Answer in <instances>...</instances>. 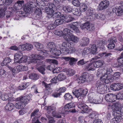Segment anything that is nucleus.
<instances>
[{"label":"nucleus","instance_id":"nucleus-1","mask_svg":"<svg viewBox=\"0 0 123 123\" xmlns=\"http://www.w3.org/2000/svg\"><path fill=\"white\" fill-rule=\"evenodd\" d=\"M112 71L111 68L108 67L107 70H105L104 68H100L98 70L97 73V77L100 78V80L105 83L108 84L113 81V78L108 76L107 74H110Z\"/></svg>","mask_w":123,"mask_h":123},{"label":"nucleus","instance_id":"nucleus-2","mask_svg":"<svg viewBox=\"0 0 123 123\" xmlns=\"http://www.w3.org/2000/svg\"><path fill=\"white\" fill-rule=\"evenodd\" d=\"M29 58L30 60V61L31 63H37L36 68L38 71L42 74L43 75L45 74V67L44 66H42L39 68L37 66L38 65V64L40 62V60L43 58V56L40 54H32L29 56Z\"/></svg>","mask_w":123,"mask_h":123},{"label":"nucleus","instance_id":"nucleus-3","mask_svg":"<svg viewBox=\"0 0 123 123\" xmlns=\"http://www.w3.org/2000/svg\"><path fill=\"white\" fill-rule=\"evenodd\" d=\"M31 96L30 95L18 98H17L16 100L18 102L16 104L15 107L18 109L23 108L25 106L26 104L28 103L30 100H31Z\"/></svg>","mask_w":123,"mask_h":123},{"label":"nucleus","instance_id":"nucleus-4","mask_svg":"<svg viewBox=\"0 0 123 123\" xmlns=\"http://www.w3.org/2000/svg\"><path fill=\"white\" fill-rule=\"evenodd\" d=\"M73 32L69 29H65L62 32V36L64 39L68 41H71L77 43L79 40V39L78 37L73 34Z\"/></svg>","mask_w":123,"mask_h":123},{"label":"nucleus","instance_id":"nucleus-5","mask_svg":"<svg viewBox=\"0 0 123 123\" xmlns=\"http://www.w3.org/2000/svg\"><path fill=\"white\" fill-rule=\"evenodd\" d=\"M104 83H105L101 80L100 78V80L98 81L96 83V85L97 86V92L100 94L103 93H104V91L106 88Z\"/></svg>","mask_w":123,"mask_h":123},{"label":"nucleus","instance_id":"nucleus-6","mask_svg":"<svg viewBox=\"0 0 123 123\" xmlns=\"http://www.w3.org/2000/svg\"><path fill=\"white\" fill-rule=\"evenodd\" d=\"M7 67L12 73L15 74H17L21 71H25L27 69V67L21 65L18 66L14 68H12L11 67L8 65Z\"/></svg>","mask_w":123,"mask_h":123},{"label":"nucleus","instance_id":"nucleus-7","mask_svg":"<svg viewBox=\"0 0 123 123\" xmlns=\"http://www.w3.org/2000/svg\"><path fill=\"white\" fill-rule=\"evenodd\" d=\"M78 100L79 103L78 105V107L82 111L83 113H87L88 112V106L84 104L85 100L84 98L82 99L79 98Z\"/></svg>","mask_w":123,"mask_h":123},{"label":"nucleus","instance_id":"nucleus-8","mask_svg":"<svg viewBox=\"0 0 123 123\" xmlns=\"http://www.w3.org/2000/svg\"><path fill=\"white\" fill-rule=\"evenodd\" d=\"M48 7L45 8L46 12L48 14H52V13L56 10V6L51 3H48Z\"/></svg>","mask_w":123,"mask_h":123},{"label":"nucleus","instance_id":"nucleus-9","mask_svg":"<svg viewBox=\"0 0 123 123\" xmlns=\"http://www.w3.org/2000/svg\"><path fill=\"white\" fill-rule=\"evenodd\" d=\"M120 113L117 112H113V114L115 116L111 120V123H117L119 122L123 118Z\"/></svg>","mask_w":123,"mask_h":123},{"label":"nucleus","instance_id":"nucleus-10","mask_svg":"<svg viewBox=\"0 0 123 123\" xmlns=\"http://www.w3.org/2000/svg\"><path fill=\"white\" fill-rule=\"evenodd\" d=\"M80 27L82 29L87 30L89 31L94 30L95 29L94 25L90 24L88 22H86L81 25Z\"/></svg>","mask_w":123,"mask_h":123},{"label":"nucleus","instance_id":"nucleus-11","mask_svg":"<svg viewBox=\"0 0 123 123\" xmlns=\"http://www.w3.org/2000/svg\"><path fill=\"white\" fill-rule=\"evenodd\" d=\"M123 87L122 84L120 83H114L110 86V89L114 91H118L122 89Z\"/></svg>","mask_w":123,"mask_h":123},{"label":"nucleus","instance_id":"nucleus-12","mask_svg":"<svg viewBox=\"0 0 123 123\" xmlns=\"http://www.w3.org/2000/svg\"><path fill=\"white\" fill-rule=\"evenodd\" d=\"M122 108L121 104L119 103H117L113 104L111 106V108L113 111V112H117L121 113L120 111Z\"/></svg>","mask_w":123,"mask_h":123},{"label":"nucleus","instance_id":"nucleus-13","mask_svg":"<svg viewBox=\"0 0 123 123\" xmlns=\"http://www.w3.org/2000/svg\"><path fill=\"white\" fill-rule=\"evenodd\" d=\"M109 2L107 0L102 1L99 3L98 8L99 10H102L106 8L109 6Z\"/></svg>","mask_w":123,"mask_h":123},{"label":"nucleus","instance_id":"nucleus-14","mask_svg":"<svg viewBox=\"0 0 123 123\" xmlns=\"http://www.w3.org/2000/svg\"><path fill=\"white\" fill-rule=\"evenodd\" d=\"M116 95L111 93L107 94L105 97V100L108 102H114L115 101Z\"/></svg>","mask_w":123,"mask_h":123},{"label":"nucleus","instance_id":"nucleus-15","mask_svg":"<svg viewBox=\"0 0 123 123\" xmlns=\"http://www.w3.org/2000/svg\"><path fill=\"white\" fill-rule=\"evenodd\" d=\"M38 111V109H36L33 112L31 113V117L35 116L36 117L32 119V123H41L39 121L38 119L37 118V117H39V116H37V114Z\"/></svg>","mask_w":123,"mask_h":123},{"label":"nucleus","instance_id":"nucleus-16","mask_svg":"<svg viewBox=\"0 0 123 123\" xmlns=\"http://www.w3.org/2000/svg\"><path fill=\"white\" fill-rule=\"evenodd\" d=\"M112 11L113 12H115L118 16L122 15L123 13V9L120 6L113 8Z\"/></svg>","mask_w":123,"mask_h":123},{"label":"nucleus","instance_id":"nucleus-17","mask_svg":"<svg viewBox=\"0 0 123 123\" xmlns=\"http://www.w3.org/2000/svg\"><path fill=\"white\" fill-rule=\"evenodd\" d=\"M94 64V60H92L89 64L86 66V68L88 70L93 71L95 70Z\"/></svg>","mask_w":123,"mask_h":123},{"label":"nucleus","instance_id":"nucleus-18","mask_svg":"<svg viewBox=\"0 0 123 123\" xmlns=\"http://www.w3.org/2000/svg\"><path fill=\"white\" fill-rule=\"evenodd\" d=\"M89 42V39L86 37H83L80 40V44L81 46H87Z\"/></svg>","mask_w":123,"mask_h":123},{"label":"nucleus","instance_id":"nucleus-19","mask_svg":"<svg viewBox=\"0 0 123 123\" xmlns=\"http://www.w3.org/2000/svg\"><path fill=\"white\" fill-rule=\"evenodd\" d=\"M63 10L66 13H70L72 12L73 9L71 6H63L62 7Z\"/></svg>","mask_w":123,"mask_h":123},{"label":"nucleus","instance_id":"nucleus-20","mask_svg":"<svg viewBox=\"0 0 123 123\" xmlns=\"http://www.w3.org/2000/svg\"><path fill=\"white\" fill-rule=\"evenodd\" d=\"M82 89H77L74 88L73 91L72 93L73 95L77 98H80L81 92Z\"/></svg>","mask_w":123,"mask_h":123},{"label":"nucleus","instance_id":"nucleus-21","mask_svg":"<svg viewBox=\"0 0 123 123\" xmlns=\"http://www.w3.org/2000/svg\"><path fill=\"white\" fill-rule=\"evenodd\" d=\"M37 50L42 52V54L44 55V56L47 57L49 56V52L48 51H46L45 50H43L42 47H37Z\"/></svg>","mask_w":123,"mask_h":123},{"label":"nucleus","instance_id":"nucleus-22","mask_svg":"<svg viewBox=\"0 0 123 123\" xmlns=\"http://www.w3.org/2000/svg\"><path fill=\"white\" fill-rule=\"evenodd\" d=\"M117 41L116 38L115 37H111L108 40V42L109 43L108 45H111V46H115V42Z\"/></svg>","mask_w":123,"mask_h":123},{"label":"nucleus","instance_id":"nucleus-23","mask_svg":"<svg viewBox=\"0 0 123 123\" xmlns=\"http://www.w3.org/2000/svg\"><path fill=\"white\" fill-rule=\"evenodd\" d=\"M87 75L85 73H84L81 76L78 78L79 82L80 83H83L87 80L86 76Z\"/></svg>","mask_w":123,"mask_h":123},{"label":"nucleus","instance_id":"nucleus-24","mask_svg":"<svg viewBox=\"0 0 123 123\" xmlns=\"http://www.w3.org/2000/svg\"><path fill=\"white\" fill-rule=\"evenodd\" d=\"M11 61V59L9 58L8 57H6L3 59V61L1 63V64L2 66H7V64L10 63Z\"/></svg>","mask_w":123,"mask_h":123},{"label":"nucleus","instance_id":"nucleus-25","mask_svg":"<svg viewBox=\"0 0 123 123\" xmlns=\"http://www.w3.org/2000/svg\"><path fill=\"white\" fill-rule=\"evenodd\" d=\"M14 108L13 104L12 103H8L5 106L6 109L9 111H11Z\"/></svg>","mask_w":123,"mask_h":123},{"label":"nucleus","instance_id":"nucleus-26","mask_svg":"<svg viewBox=\"0 0 123 123\" xmlns=\"http://www.w3.org/2000/svg\"><path fill=\"white\" fill-rule=\"evenodd\" d=\"M0 98L2 100L4 101L8 100L9 101L11 99V98L9 97L8 94L7 93H4L3 95H1Z\"/></svg>","mask_w":123,"mask_h":123},{"label":"nucleus","instance_id":"nucleus-27","mask_svg":"<svg viewBox=\"0 0 123 123\" xmlns=\"http://www.w3.org/2000/svg\"><path fill=\"white\" fill-rule=\"evenodd\" d=\"M52 18H63V17L62 15H64V14H61V13L59 12H57L55 13H54L52 14Z\"/></svg>","mask_w":123,"mask_h":123},{"label":"nucleus","instance_id":"nucleus-28","mask_svg":"<svg viewBox=\"0 0 123 123\" xmlns=\"http://www.w3.org/2000/svg\"><path fill=\"white\" fill-rule=\"evenodd\" d=\"M122 57H123V54H121L120 56L118 58V61L121 64L120 65L119 64V67L123 69V59Z\"/></svg>","mask_w":123,"mask_h":123},{"label":"nucleus","instance_id":"nucleus-29","mask_svg":"<svg viewBox=\"0 0 123 123\" xmlns=\"http://www.w3.org/2000/svg\"><path fill=\"white\" fill-rule=\"evenodd\" d=\"M29 77L32 79L37 80L39 78V76L37 74L33 73L30 74Z\"/></svg>","mask_w":123,"mask_h":123},{"label":"nucleus","instance_id":"nucleus-30","mask_svg":"<svg viewBox=\"0 0 123 123\" xmlns=\"http://www.w3.org/2000/svg\"><path fill=\"white\" fill-rule=\"evenodd\" d=\"M63 18L67 20V22H71L73 20L74 18L72 17L71 15L68 16L66 14H64V15H62Z\"/></svg>","mask_w":123,"mask_h":123},{"label":"nucleus","instance_id":"nucleus-31","mask_svg":"<svg viewBox=\"0 0 123 123\" xmlns=\"http://www.w3.org/2000/svg\"><path fill=\"white\" fill-rule=\"evenodd\" d=\"M94 65L95 68H98L102 66L104 63L103 61L99 60L98 61L96 62H94Z\"/></svg>","mask_w":123,"mask_h":123},{"label":"nucleus","instance_id":"nucleus-32","mask_svg":"<svg viewBox=\"0 0 123 123\" xmlns=\"http://www.w3.org/2000/svg\"><path fill=\"white\" fill-rule=\"evenodd\" d=\"M27 58H28L27 56L24 55L19 60L17 61L16 62L17 63H19L25 62L27 61Z\"/></svg>","mask_w":123,"mask_h":123},{"label":"nucleus","instance_id":"nucleus-33","mask_svg":"<svg viewBox=\"0 0 123 123\" xmlns=\"http://www.w3.org/2000/svg\"><path fill=\"white\" fill-rule=\"evenodd\" d=\"M94 10H93L92 8L88 9L86 12V14L88 16H92L93 15L94 13Z\"/></svg>","mask_w":123,"mask_h":123},{"label":"nucleus","instance_id":"nucleus-34","mask_svg":"<svg viewBox=\"0 0 123 123\" xmlns=\"http://www.w3.org/2000/svg\"><path fill=\"white\" fill-rule=\"evenodd\" d=\"M57 78L59 80L62 81L65 80L66 78V77L63 74L60 73L58 75Z\"/></svg>","mask_w":123,"mask_h":123},{"label":"nucleus","instance_id":"nucleus-35","mask_svg":"<svg viewBox=\"0 0 123 123\" xmlns=\"http://www.w3.org/2000/svg\"><path fill=\"white\" fill-rule=\"evenodd\" d=\"M66 50V53H72L75 51V49L72 47H68Z\"/></svg>","mask_w":123,"mask_h":123},{"label":"nucleus","instance_id":"nucleus-36","mask_svg":"<svg viewBox=\"0 0 123 123\" xmlns=\"http://www.w3.org/2000/svg\"><path fill=\"white\" fill-rule=\"evenodd\" d=\"M22 53L20 51H19L15 54L14 55V61H15L16 60L18 59L19 57L22 56Z\"/></svg>","mask_w":123,"mask_h":123},{"label":"nucleus","instance_id":"nucleus-37","mask_svg":"<svg viewBox=\"0 0 123 123\" xmlns=\"http://www.w3.org/2000/svg\"><path fill=\"white\" fill-rule=\"evenodd\" d=\"M69 27L71 28L73 30L76 32L79 33L80 32V31L78 28L76 26L73 25H69Z\"/></svg>","mask_w":123,"mask_h":123},{"label":"nucleus","instance_id":"nucleus-38","mask_svg":"<svg viewBox=\"0 0 123 123\" xmlns=\"http://www.w3.org/2000/svg\"><path fill=\"white\" fill-rule=\"evenodd\" d=\"M19 10V8H16L15 6H10L8 8V10L11 13H14L16 11Z\"/></svg>","mask_w":123,"mask_h":123},{"label":"nucleus","instance_id":"nucleus-39","mask_svg":"<svg viewBox=\"0 0 123 123\" xmlns=\"http://www.w3.org/2000/svg\"><path fill=\"white\" fill-rule=\"evenodd\" d=\"M74 107L75 105L74 102H72L67 104L65 105V108L68 109V110L69 109L73 108Z\"/></svg>","mask_w":123,"mask_h":123},{"label":"nucleus","instance_id":"nucleus-40","mask_svg":"<svg viewBox=\"0 0 123 123\" xmlns=\"http://www.w3.org/2000/svg\"><path fill=\"white\" fill-rule=\"evenodd\" d=\"M75 72L74 70L70 68L68 69L66 72L67 75L70 76L73 75L75 74Z\"/></svg>","mask_w":123,"mask_h":123},{"label":"nucleus","instance_id":"nucleus-41","mask_svg":"<svg viewBox=\"0 0 123 123\" xmlns=\"http://www.w3.org/2000/svg\"><path fill=\"white\" fill-rule=\"evenodd\" d=\"M18 50L23 51L26 50L27 51L31 50L33 48L32 47H20Z\"/></svg>","mask_w":123,"mask_h":123},{"label":"nucleus","instance_id":"nucleus-42","mask_svg":"<svg viewBox=\"0 0 123 123\" xmlns=\"http://www.w3.org/2000/svg\"><path fill=\"white\" fill-rule=\"evenodd\" d=\"M93 17L95 18H97L100 19L102 18L103 19L104 16L103 15L100 13H99L98 14L94 13L93 15Z\"/></svg>","mask_w":123,"mask_h":123},{"label":"nucleus","instance_id":"nucleus-43","mask_svg":"<svg viewBox=\"0 0 123 123\" xmlns=\"http://www.w3.org/2000/svg\"><path fill=\"white\" fill-rule=\"evenodd\" d=\"M64 22V20L62 19H57L54 22V24L56 25H58L61 24Z\"/></svg>","mask_w":123,"mask_h":123},{"label":"nucleus","instance_id":"nucleus-44","mask_svg":"<svg viewBox=\"0 0 123 123\" xmlns=\"http://www.w3.org/2000/svg\"><path fill=\"white\" fill-rule=\"evenodd\" d=\"M28 85L27 83H24L20 85L18 87V89L20 90L24 89L27 87Z\"/></svg>","mask_w":123,"mask_h":123},{"label":"nucleus","instance_id":"nucleus-45","mask_svg":"<svg viewBox=\"0 0 123 123\" xmlns=\"http://www.w3.org/2000/svg\"><path fill=\"white\" fill-rule=\"evenodd\" d=\"M98 116L97 113L94 111L91 112L89 115V117L92 119L98 117Z\"/></svg>","mask_w":123,"mask_h":123},{"label":"nucleus","instance_id":"nucleus-46","mask_svg":"<svg viewBox=\"0 0 123 123\" xmlns=\"http://www.w3.org/2000/svg\"><path fill=\"white\" fill-rule=\"evenodd\" d=\"M27 4L29 5L30 7L32 8V9L33 8L35 7L37 5V4L34 1H30V2H28Z\"/></svg>","mask_w":123,"mask_h":123},{"label":"nucleus","instance_id":"nucleus-47","mask_svg":"<svg viewBox=\"0 0 123 123\" xmlns=\"http://www.w3.org/2000/svg\"><path fill=\"white\" fill-rule=\"evenodd\" d=\"M59 112L56 113L55 111H53L52 113V116L56 118H60L61 117V116Z\"/></svg>","mask_w":123,"mask_h":123},{"label":"nucleus","instance_id":"nucleus-48","mask_svg":"<svg viewBox=\"0 0 123 123\" xmlns=\"http://www.w3.org/2000/svg\"><path fill=\"white\" fill-rule=\"evenodd\" d=\"M88 91L87 89H82L81 92L80 94V97H82L83 98V97H84L87 94V93ZM81 98V99H82Z\"/></svg>","mask_w":123,"mask_h":123},{"label":"nucleus","instance_id":"nucleus-49","mask_svg":"<svg viewBox=\"0 0 123 123\" xmlns=\"http://www.w3.org/2000/svg\"><path fill=\"white\" fill-rule=\"evenodd\" d=\"M90 50V48L86 47L84 48L82 52L83 56H84L85 55L87 54L89 52Z\"/></svg>","mask_w":123,"mask_h":123},{"label":"nucleus","instance_id":"nucleus-50","mask_svg":"<svg viewBox=\"0 0 123 123\" xmlns=\"http://www.w3.org/2000/svg\"><path fill=\"white\" fill-rule=\"evenodd\" d=\"M97 49V48H96V47H92L91 51V54L93 55L96 54L98 52Z\"/></svg>","mask_w":123,"mask_h":123},{"label":"nucleus","instance_id":"nucleus-51","mask_svg":"<svg viewBox=\"0 0 123 123\" xmlns=\"http://www.w3.org/2000/svg\"><path fill=\"white\" fill-rule=\"evenodd\" d=\"M72 3L74 6H78L80 4V1L79 0H73Z\"/></svg>","mask_w":123,"mask_h":123},{"label":"nucleus","instance_id":"nucleus-52","mask_svg":"<svg viewBox=\"0 0 123 123\" xmlns=\"http://www.w3.org/2000/svg\"><path fill=\"white\" fill-rule=\"evenodd\" d=\"M64 97L67 100H71L73 98L72 96L69 93L66 94L64 96Z\"/></svg>","mask_w":123,"mask_h":123},{"label":"nucleus","instance_id":"nucleus-53","mask_svg":"<svg viewBox=\"0 0 123 123\" xmlns=\"http://www.w3.org/2000/svg\"><path fill=\"white\" fill-rule=\"evenodd\" d=\"M48 113H47L46 114V115L49 120V123H54L55 122V121L54 120L53 118L51 116L49 115H48Z\"/></svg>","mask_w":123,"mask_h":123},{"label":"nucleus","instance_id":"nucleus-54","mask_svg":"<svg viewBox=\"0 0 123 123\" xmlns=\"http://www.w3.org/2000/svg\"><path fill=\"white\" fill-rule=\"evenodd\" d=\"M74 12L73 13L74 15L79 16L81 15V11L80 9L76 8L75 9Z\"/></svg>","mask_w":123,"mask_h":123},{"label":"nucleus","instance_id":"nucleus-55","mask_svg":"<svg viewBox=\"0 0 123 123\" xmlns=\"http://www.w3.org/2000/svg\"><path fill=\"white\" fill-rule=\"evenodd\" d=\"M121 74V73L119 72L114 73L113 75V77H112L113 78V80L114 79L116 80V78H119Z\"/></svg>","mask_w":123,"mask_h":123},{"label":"nucleus","instance_id":"nucleus-56","mask_svg":"<svg viewBox=\"0 0 123 123\" xmlns=\"http://www.w3.org/2000/svg\"><path fill=\"white\" fill-rule=\"evenodd\" d=\"M88 7L87 5L85 4H83L80 7L81 11L84 12L87 10Z\"/></svg>","mask_w":123,"mask_h":123},{"label":"nucleus","instance_id":"nucleus-57","mask_svg":"<svg viewBox=\"0 0 123 123\" xmlns=\"http://www.w3.org/2000/svg\"><path fill=\"white\" fill-rule=\"evenodd\" d=\"M25 12H29L32 9L27 4L25 6L24 8Z\"/></svg>","mask_w":123,"mask_h":123},{"label":"nucleus","instance_id":"nucleus-58","mask_svg":"<svg viewBox=\"0 0 123 123\" xmlns=\"http://www.w3.org/2000/svg\"><path fill=\"white\" fill-rule=\"evenodd\" d=\"M88 62H86L85 61L84 59H82L79 61L77 62V64L78 65H82Z\"/></svg>","mask_w":123,"mask_h":123},{"label":"nucleus","instance_id":"nucleus-59","mask_svg":"<svg viewBox=\"0 0 123 123\" xmlns=\"http://www.w3.org/2000/svg\"><path fill=\"white\" fill-rule=\"evenodd\" d=\"M60 111H59V113L60 114L65 113V112H66L68 110V109L65 108V106L63 108H61L59 109Z\"/></svg>","mask_w":123,"mask_h":123},{"label":"nucleus","instance_id":"nucleus-60","mask_svg":"<svg viewBox=\"0 0 123 123\" xmlns=\"http://www.w3.org/2000/svg\"><path fill=\"white\" fill-rule=\"evenodd\" d=\"M24 1L23 0L22 1H18L17 2V4H18V7H20L19 8H18L19 9H20L22 7L23 5V4L24 3Z\"/></svg>","mask_w":123,"mask_h":123},{"label":"nucleus","instance_id":"nucleus-61","mask_svg":"<svg viewBox=\"0 0 123 123\" xmlns=\"http://www.w3.org/2000/svg\"><path fill=\"white\" fill-rule=\"evenodd\" d=\"M77 59L73 57H70L69 64L71 65H72L74 63L77 61Z\"/></svg>","mask_w":123,"mask_h":123},{"label":"nucleus","instance_id":"nucleus-62","mask_svg":"<svg viewBox=\"0 0 123 123\" xmlns=\"http://www.w3.org/2000/svg\"><path fill=\"white\" fill-rule=\"evenodd\" d=\"M6 75L5 71L3 69L0 70V76L3 77H4Z\"/></svg>","mask_w":123,"mask_h":123},{"label":"nucleus","instance_id":"nucleus-63","mask_svg":"<svg viewBox=\"0 0 123 123\" xmlns=\"http://www.w3.org/2000/svg\"><path fill=\"white\" fill-rule=\"evenodd\" d=\"M99 55L101 57L103 56L107 57L110 55L111 54L110 53H107L105 52H103L99 53Z\"/></svg>","mask_w":123,"mask_h":123},{"label":"nucleus","instance_id":"nucleus-64","mask_svg":"<svg viewBox=\"0 0 123 123\" xmlns=\"http://www.w3.org/2000/svg\"><path fill=\"white\" fill-rule=\"evenodd\" d=\"M88 77L87 79V81L90 82L93 80V79L94 77L93 76L92 74H88Z\"/></svg>","mask_w":123,"mask_h":123}]
</instances>
